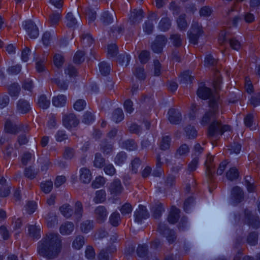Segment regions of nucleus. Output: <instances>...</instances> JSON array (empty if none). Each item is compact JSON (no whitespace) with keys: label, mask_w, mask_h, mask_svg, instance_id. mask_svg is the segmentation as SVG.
I'll return each instance as SVG.
<instances>
[{"label":"nucleus","mask_w":260,"mask_h":260,"mask_svg":"<svg viewBox=\"0 0 260 260\" xmlns=\"http://www.w3.org/2000/svg\"><path fill=\"white\" fill-rule=\"evenodd\" d=\"M36 208L37 203L33 201L29 202L26 206V210L29 214L34 213Z\"/></svg>","instance_id":"47"},{"label":"nucleus","mask_w":260,"mask_h":260,"mask_svg":"<svg viewBox=\"0 0 260 260\" xmlns=\"http://www.w3.org/2000/svg\"><path fill=\"white\" fill-rule=\"evenodd\" d=\"M108 55L110 57L115 56L117 53V48L115 44L109 45L107 48Z\"/></svg>","instance_id":"33"},{"label":"nucleus","mask_w":260,"mask_h":260,"mask_svg":"<svg viewBox=\"0 0 260 260\" xmlns=\"http://www.w3.org/2000/svg\"><path fill=\"white\" fill-rule=\"evenodd\" d=\"M213 157L210 154L207 155L205 165L206 168V173L210 177L214 172V165L212 164Z\"/></svg>","instance_id":"12"},{"label":"nucleus","mask_w":260,"mask_h":260,"mask_svg":"<svg viewBox=\"0 0 260 260\" xmlns=\"http://www.w3.org/2000/svg\"><path fill=\"white\" fill-rule=\"evenodd\" d=\"M239 172L236 168H231L226 173V177L228 179L233 180L238 178Z\"/></svg>","instance_id":"27"},{"label":"nucleus","mask_w":260,"mask_h":260,"mask_svg":"<svg viewBox=\"0 0 260 260\" xmlns=\"http://www.w3.org/2000/svg\"><path fill=\"white\" fill-rule=\"evenodd\" d=\"M212 12V10L209 7L205 6L201 9L200 13V15L202 16L208 17L211 14Z\"/></svg>","instance_id":"49"},{"label":"nucleus","mask_w":260,"mask_h":260,"mask_svg":"<svg viewBox=\"0 0 260 260\" xmlns=\"http://www.w3.org/2000/svg\"><path fill=\"white\" fill-rule=\"evenodd\" d=\"M31 159L32 154L29 152H25L22 156L21 161L23 165H26Z\"/></svg>","instance_id":"52"},{"label":"nucleus","mask_w":260,"mask_h":260,"mask_svg":"<svg viewBox=\"0 0 260 260\" xmlns=\"http://www.w3.org/2000/svg\"><path fill=\"white\" fill-rule=\"evenodd\" d=\"M80 180L84 183H88L90 182L92 175L90 171L85 168H82L80 170Z\"/></svg>","instance_id":"8"},{"label":"nucleus","mask_w":260,"mask_h":260,"mask_svg":"<svg viewBox=\"0 0 260 260\" xmlns=\"http://www.w3.org/2000/svg\"><path fill=\"white\" fill-rule=\"evenodd\" d=\"M149 59V53L146 51H142L139 55V59L142 63H146Z\"/></svg>","instance_id":"51"},{"label":"nucleus","mask_w":260,"mask_h":260,"mask_svg":"<svg viewBox=\"0 0 260 260\" xmlns=\"http://www.w3.org/2000/svg\"><path fill=\"white\" fill-rule=\"evenodd\" d=\"M63 124L67 128H70L76 126L78 123V120L73 114L64 115L62 118Z\"/></svg>","instance_id":"6"},{"label":"nucleus","mask_w":260,"mask_h":260,"mask_svg":"<svg viewBox=\"0 0 260 260\" xmlns=\"http://www.w3.org/2000/svg\"><path fill=\"white\" fill-rule=\"evenodd\" d=\"M216 62L215 59L213 58V57L211 55H207L205 58V63L206 66H211L214 65Z\"/></svg>","instance_id":"55"},{"label":"nucleus","mask_w":260,"mask_h":260,"mask_svg":"<svg viewBox=\"0 0 260 260\" xmlns=\"http://www.w3.org/2000/svg\"><path fill=\"white\" fill-rule=\"evenodd\" d=\"M63 155L67 158H72L74 155V150L70 148H66L63 153Z\"/></svg>","instance_id":"63"},{"label":"nucleus","mask_w":260,"mask_h":260,"mask_svg":"<svg viewBox=\"0 0 260 260\" xmlns=\"http://www.w3.org/2000/svg\"><path fill=\"white\" fill-rule=\"evenodd\" d=\"M166 43V39L163 36H158L152 45V49L154 52L159 53L161 52L163 46Z\"/></svg>","instance_id":"7"},{"label":"nucleus","mask_w":260,"mask_h":260,"mask_svg":"<svg viewBox=\"0 0 260 260\" xmlns=\"http://www.w3.org/2000/svg\"><path fill=\"white\" fill-rule=\"evenodd\" d=\"M109 189L111 194L121 193L122 187L119 180H115L109 186Z\"/></svg>","instance_id":"11"},{"label":"nucleus","mask_w":260,"mask_h":260,"mask_svg":"<svg viewBox=\"0 0 260 260\" xmlns=\"http://www.w3.org/2000/svg\"><path fill=\"white\" fill-rule=\"evenodd\" d=\"M126 156L124 152H120L116 156L114 161L117 165L123 164L126 160Z\"/></svg>","instance_id":"31"},{"label":"nucleus","mask_w":260,"mask_h":260,"mask_svg":"<svg viewBox=\"0 0 260 260\" xmlns=\"http://www.w3.org/2000/svg\"><path fill=\"white\" fill-rule=\"evenodd\" d=\"M86 105L85 101L82 100H79L74 105V109L77 111H82L84 109Z\"/></svg>","instance_id":"42"},{"label":"nucleus","mask_w":260,"mask_h":260,"mask_svg":"<svg viewBox=\"0 0 260 260\" xmlns=\"http://www.w3.org/2000/svg\"><path fill=\"white\" fill-rule=\"evenodd\" d=\"M249 102L254 107L259 105L260 104V93L252 96Z\"/></svg>","instance_id":"44"},{"label":"nucleus","mask_w":260,"mask_h":260,"mask_svg":"<svg viewBox=\"0 0 260 260\" xmlns=\"http://www.w3.org/2000/svg\"><path fill=\"white\" fill-rule=\"evenodd\" d=\"M41 189L44 193H48L53 188V183L51 181L48 180L41 183Z\"/></svg>","instance_id":"19"},{"label":"nucleus","mask_w":260,"mask_h":260,"mask_svg":"<svg viewBox=\"0 0 260 260\" xmlns=\"http://www.w3.org/2000/svg\"><path fill=\"white\" fill-rule=\"evenodd\" d=\"M179 211L175 207L171 208L169 215L168 216V221L171 223L176 221L178 218Z\"/></svg>","instance_id":"15"},{"label":"nucleus","mask_w":260,"mask_h":260,"mask_svg":"<svg viewBox=\"0 0 260 260\" xmlns=\"http://www.w3.org/2000/svg\"><path fill=\"white\" fill-rule=\"evenodd\" d=\"M124 107L125 111L129 113H131L134 110L133 108V103L130 100H126L125 101L124 103Z\"/></svg>","instance_id":"59"},{"label":"nucleus","mask_w":260,"mask_h":260,"mask_svg":"<svg viewBox=\"0 0 260 260\" xmlns=\"http://www.w3.org/2000/svg\"><path fill=\"white\" fill-rule=\"evenodd\" d=\"M65 73L69 75L70 77H74L76 75L77 71L73 66H69L65 70Z\"/></svg>","instance_id":"62"},{"label":"nucleus","mask_w":260,"mask_h":260,"mask_svg":"<svg viewBox=\"0 0 260 260\" xmlns=\"http://www.w3.org/2000/svg\"><path fill=\"white\" fill-rule=\"evenodd\" d=\"M67 179L65 176H58L56 178L54 184L55 187H58L64 184Z\"/></svg>","instance_id":"50"},{"label":"nucleus","mask_w":260,"mask_h":260,"mask_svg":"<svg viewBox=\"0 0 260 260\" xmlns=\"http://www.w3.org/2000/svg\"><path fill=\"white\" fill-rule=\"evenodd\" d=\"M122 214L126 215L131 214L132 211V206L128 203H125L122 206L120 209Z\"/></svg>","instance_id":"40"},{"label":"nucleus","mask_w":260,"mask_h":260,"mask_svg":"<svg viewBox=\"0 0 260 260\" xmlns=\"http://www.w3.org/2000/svg\"><path fill=\"white\" fill-rule=\"evenodd\" d=\"M230 44L232 48L236 50H239L242 46L240 42L236 39H231Z\"/></svg>","instance_id":"43"},{"label":"nucleus","mask_w":260,"mask_h":260,"mask_svg":"<svg viewBox=\"0 0 260 260\" xmlns=\"http://www.w3.org/2000/svg\"><path fill=\"white\" fill-rule=\"evenodd\" d=\"M120 221V215L118 213H113L110 216V221L113 226H117Z\"/></svg>","instance_id":"41"},{"label":"nucleus","mask_w":260,"mask_h":260,"mask_svg":"<svg viewBox=\"0 0 260 260\" xmlns=\"http://www.w3.org/2000/svg\"><path fill=\"white\" fill-rule=\"evenodd\" d=\"M182 80L184 82H191L193 79V77L190 74L189 71H185L182 73L181 75Z\"/></svg>","instance_id":"58"},{"label":"nucleus","mask_w":260,"mask_h":260,"mask_svg":"<svg viewBox=\"0 0 260 260\" xmlns=\"http://www.w3.org/2000/svg\"><path fill=\"white\" fill-rule=\"evenodd\" d=\"M55 138L57 141L61 142L67 139V136L65 134L64 132L60 131L56 133Z\"/></svg>","instance_id":"56"},{"label":"nucleus","mask_w":260,"mask_h":260,"mask_svg":"<svg viewBox=\"0 0 260 260\" xmlns=\"http://www.w3.org/2000/svg\"><path fill=\"white\" fill-rule=\"evenodd\" d=\"M170 138L168 136L163 137L160 142V147L161 149L166 150L169 148Z\"/></svg>","instance_id":"32"},{"label":"nucleus","mask_w":260,"mask_h":260,"mask_svg":"<svg viewBox=\"0 0 260 260\" xmlns=\"http://www.w3.org/2000/svg\"><path fill=\"white\" fill-rule=\"evenodd\" d=\"M23 26L30 38L36 39L39 35V30L37 26L31 21L23 22Z\"/></svg>","instance_id":"5"},{"label":"nucleus","mask_w":260,"mask_h":260,"mask_svg":"<svg viewBox=\"0 0 260 260\" xmlns=\"http://www.w3.org/2000/svg\"><path fill=\"white\" fill-rule=\"evenodd\" d=\"M94 120V117L91 113H86L84 114L83 122L86 124H89Z\"/></svg>","instance_id":"54"},{"label":"nucleus","mask_w":260,"mask_h":260,"mask_svg":"<svg viewBox=\"0 0 260 260\" xmlns=\"http://www.w3.org/2000/svg\"><path fill=\"white\" fill-rule=\"evenodd\" d=\"M38 104L43 109H47L50 104V101L44 95H41L38 99Z\"/></svg>","instance_id":"22"},{"label":"nucleus","mask_w":260,"mask_h":260,"mask_svg":"<svg viewBox=\"0 0 260 260\" xmlns=\"http://www.w3.org/2000/svg\"><path fill=\"white\" fill-rule=\"evenodd\" d=\"M220 83L221 80L219 78H218L217 81L214 83V86L216 90L214 92H211L209 88L204 86H200L198 90L197 94L199 98L204 100L208 98L210 99V109L209 111L203 117V122H207L208 121V120L206 119L208 118L210 114L213 113V119L215 118L218 114L220 102L217 90L219 88Z\"/></svg>","instance_id":"1"},{"label":"nucleus","mask_w":260,"mask_h":260,"mask_svg":"<svg viewBox=\"0 0 260 260\" xmlns=\"http://www.w3.org/2000/svg\"><path fill=\"white\" fill-rule=\"evenodd\" d=\"M169 120L173 124L178 123L181 120V114L174 109H170L168 112Z\"/></svg>","instance_id":"9"},{"label":"nucleus","mask_w":260,"mask_h":260,"mask_svg":"<svg viewBox=\"0 0 260 260\" xmlns=\"http://www.w3.org/2000/svg\"><path fill=\"white\" fill-rule=\"evenodd\" d=\"M124 117L123 113L121 109H116L113 114V119L116 122L121 121Z\"/></svg>","instance_id":"25"},{"label":"nucleus","mask_w":260,"mask_h":260,"mask_svg":"<svg viewBox=\"0 0 260 260\" xmlns=\"http://www.w3.org/2000/svg\"><path fill=\"white\" fill-rule=\"evenodd\" d=\"M105 162L104 159L102 157L101 154L97 153L95 154L94 160V166L96 168H101L104 166Z\"/></svg>","instance_id":"29"},{"label":"nucleus","mask_w":260,"mask_h":260,"mask_svg":"<svg viewBox=\"0 0 260 260\" xmlns=\"http://www.w3.org/2000/svg\"><path fill=\"white\" fill-rule=\"evenodd\" d=\"M106 180L104 177L99 176L96 177L92 181L91 186L93 188H99L102 187L105 183Z\"/></svg>","instance_id":"17"},{"label":"nucleus","mask_w":260,"mask_h":260,"mask_svg":"<svg viewBox=\"0 0 260 260\" xmlns=\"http://www.w3.org/2000/svg\"><path fill=\"white\" fill-rule=\"evenodd\" d=\"M177 22L178 26L180 29H185L188 26V24L185 20L184 16L183 15H181L177 19Z\"/></svg>","instance_id":"37"},{"label":"nucleus","mask_w":260,"mask_h":260,"mask_svg":"<svg viewBox=\"0 0 260 260\" xmlns=\"http://www.w3.org/2000/svg\"><path fill=\"white\" fill-rule=\"evenodd\" d=\"M5 179L3 178L0 179V194L7 195L11 193L10 189L8 185L5 183Z\"/></svg>","instance_id":"18"},{"label":"nucleus","mask_w":260,"mask_h":260,"mask_svg":"<svg viewBox=\"0 0 260 260\" xmlns=\"http://www.w3.org/2000/svg\"><path fill=\"white\" fill-rule=\"evenodd\" d=\"M189 152L188 147L185 145H182L177 150V154L179 155H184Z\"/></svg>","instance_id":"48"},{"label":"nucleus","mask_w":260,"mask_h":260,"mask_svg":"<svg viewBox=\"0 0 260 260\" xmlns=\"http://www.w3.org/2000/svg\"><path fill=\"white\" fill-rule=\"evenodd\" d=\"M21 69L20 65H16L9 68L8 72L11 74H17L20 72Z\"/></svg>","instance_id":"61"},{"label":"nucleus","mask_w":260,"mask_h":260,"mask_svg":"<svg viewBox=\"0 0 260 260\" xmlns=\"http://www.w3.org/2000/svg\"><path fill=\"white\" fill-rule=\"evenodd\" d=\"M244 123L247 127L251 130L255 129L256 123L253 122V116L251 114H248L244 118Z\"/></svg>","instance_id":"16"},{"label":"nucleus","mask_w":260,"mask_h":260,"mask_svg":"<svg viewBox=\"0 0 260 260\" xmlns=\"http://www.w3.org/2000/svg\"><path fill=\"white\" fill-rule=\"evenodd\" d=\"M185 132L189 138H194L197 135V131L193 126L191 125L185 128Z\"/></svg>","instance_id":"35"},{"label":"nucleus","mask_w":260,"mask_h":260,"mask_svg":"<svg viewBox=\"0 0 260 260\" xmlns=\"http://www.w3.org/2000/svg\"><path fill=\"white\" fill-rule=\"evenodd\" d=\"M67 102V98L63 95L55 96L52 99V104L56 107L64 106Z\"/></svg>","instance_id":"13"},{"label":"nucleus","mask_w":260,"mask_h":260,"mask_svg":"<svg viewBox=\"0 0 260 260\" xmlns=\"http://www.w3.org/2000/svg\"><path fill=\"white\" fill-rule=\"evenodd\" d=\"M135 221L140 222L142 218H145L147 217V212L146 207L140 205L135 213Z\"/></svg>","instance_id":"10"},{"label":"nucleus","mask_w":260,"mask_h":260,"mask_svg":"<svg viewBox=\"0 0 260 260\" xmlns=\"http://www.w3.org/2000/svg\"><path fill=\"white\" fill-rule=\"evenodd\" d=\"M84 53L82 51H77L74 56V61L76 63H80L84 61Z\"/></svg>","instance_id":"39"},{"label":"nucleus","mask_w":260,"mask_h":260,"mask_svg":"<svg viewBox=\"0 0 260 260\" xmlns=\"http://www.w3.org/2000/svg\"><path fill=\"white\" fill-rule=\"evenodd\" d=\"M54 236H51L40 242L38 246L39 254L43 256L51 257L50 252L53 253L54 249Z\"/></svg>","instance_id":"3"},{"label":"nucleus","mask_w":260,"mask_h":260,"mask_svg":"<svg viewBox=\"0 0 260 260\" xmlns=\"http://www.w3.org/2000/svg\"><path fill=\"white\" fill-rule=\"evenodd\" d=\"M203 34L202 26L198 23H193L188 32L190 41L193 44H197L198 40Z\"/></svg>","instance_id":"4"},{"label":"nucleus","mask_w":260,"mask_h":260,"mask_svg":"<svg viewBox=\"0 0 260 260\" xmlns=\"http://www.w3.org/2000/svg\"><path fill=\"white\" fill-rule=\"evenodd\" d=\"M251 181H252L251 177H246L245 178V184L247 186L248 191L250 193L253 192L255 189V186Z\"/></svg>","instance_id":"38"},{"label":"nucleus","mask_w":260,"mask_h":260,"mask_svg":"<svg viewBox=\"0 0 260 260\" xmlns=\"http://www.w3.org/2000/svg\"><path fill=\"white\" fill-rule=\"evenodd\" d=\"M66 25L69 27H73L77 24L76 19L73 17L71 13H68L66 16Z\"/></svg>","instance_id":"26"},{"label":"nucleus","mask_w":260,"mask_h":260,"mask_svg":"<svg viewBox=\"0 0 260 260\" xmlns=\"http://www.w3.org/2000/svg\"><path fill=\"white\" fill-rule=\"evenodd\" d=\"M241 147L240 144H235L233 146H232L231 147V148L229 149V150L230 151V153H239L241 151Z\"/></svg>","instance_id":"64"},{"label":"nucleus","mask_w":260,"mask_h":260,"mask_svg":"<svg viewBox=\"0 0 260 260\" xmlns=\"http://www.w3.org/2000/svg\"><path fill=\"white\" fill-rule=\"evenodd\" d=\"M9 93L12 97L16 98L20 90V87L17 84H13L9 88Z\"/></svg>","instance_id":"28"},{"label":"nucleus","mask_w":260,"mask_h":260,"mask_svg":"<svg viewBox=\"0 0 260 260\" xmlns=\"http://www.w3.org/2000/svg\"><path fill=\"white\" fill-rule=\"evenodd\" d=\"M83 238L78 237L73 241V246L76 249H80L83 246Z\"/></svg>","instance_id":"45"},{"label":"nucleus","mask_w":260,"mask_h":260,"mask_svg":"<svg viewBox=\"0 0 260 260\" xmlns=\"http://www.w3.org/2000/svg\"><path fill=\"white\" fill-rule=\"evenodd\" d=\"M40 228L36 225H31L28 227V231L29 234L33 237H35L37 235L38 233L40 232Z\"/></svg>","instance_id":"57"},{"label":"nucleus","mask_w":260,"mask_h":260,"mask_svg":"<svg viewBox=\"0 0 260 260\" xmlns=\"http://www.w3.org/2000/svg\"><path fill=\"white\" fill-rule=\"evenodd\" d=\"M74 229L73 225L71 223H66L62 224L60 228V231L62 235H67L70 234Z\"/></svg>","instance_id":"20"},{"label":"nucleus","mask_w":260,"mask_h":260,"mask_svg":"<svg viewBox=\"0 0 260 260\" xmlns=\"http://www.w3.org/2000/svg\"><path fill=\"white\" fill-rule=\"evenodd\" d=\"M219 109H218V112L217 114L216 117L214 119L212 118V115L213 113L210 114L208 118H207L206 119L208 120V121L207 122H203V121L202 123L203 124H207L210 122H212L211 124L210 125L209 128V135L210 137H213L214 136H217L221 135L225 132H230L231 131V127L229 125H224L222 126L221 124L218 122L215 121V119L217 117V116L219 115Z\"/></svg>","instance_id":"2"},{"label":"nucleus","mask_w":260,"mask_h":260,"mask_svg":"<svg viewBox=\"0 0 260 260\" xmlns=\"http://www.w3.org/2000/svg\"><path fill=\"white\" fill-rule=\"evenodd\" d=\"M105 173L108 175L112 176L116 173V170L113 165L108 164L104 168Z\"/></svg>","instance_id":"46"},{"label":"nucleus","mask_w":260,"mask_h":260,"mask_svg":"<svg viewBox=\"0 0 260 260\" xmlns=\"http://www.w3.org/2000/svg\"><path fill=\"white\" fill-rule=\"evenodd\" d=\"M86 17L88 19V22H93L96 17L95 12L91 9L88 8L85 11Z\"/></svg>","instance_id":"36"},{"label":"nucleus","mask_w":260,"mask_h":260,"mask_svg":"<svg viewBox=\"0 0 260 260\" xmlns=\"http://www.w3.org/2000/svg\"><path fill=\"white\" fill-rule=\"evenodd\" d=\"M60 19V14L59 12H53L50 15L49 21L52 25H56Z\"/></svg>","instance_id":"23"},{"label":"nucleus","mask_w":260,"mask_h":260,"mask_svg":"<svg viewBox=\"0 0 260 260\" xmlns=\"http://www.w3.org/2000/svg\"><path fill=\"white\" fill-rule=\"evenodd\" d=\"M245 88L246 91L248 93H251L253 91V86L248 78H246L245 80Z\"/></svg>","instance_id":"60"},{"label":"nucleus","mask_w":260,"mask_h":260,"mask_svg":"<svg viewBox=\"0 0 260 260\" xmlns=\"http://www.w3.org/2000/svg\"><path fill=\"white\" fill-rule=\"evenodd\" d=\"M64 61L63 58L61 54L56 53L53 57V62L57 67H60L62 66Z\"/></svg>","instance_id":"34"},{"label":"nucleus","mask_w":260,"mask_h":260,"mask_svg":"<svg viewBox=\"0 0 260 260\" xmlns=\"http://www.w3.org/2000/svg\"><path fill=\"white\" fill-rule=\"evenodd\" d=\"M30 55V50L27 47L23 49L21 53V59L23 61L26 62L28 60V56Z\"/></svg>","instance_id":"53"},{"label":"nucleus","mask_w":260,"mask_h":260,"mask_svg":"<svg viewBox=\"0 0 260 260\" xmlns=\"http://www.w3.org/2000/svg\"><path fill=\"white\" fill-rule=\"evenodd\" d=\"M100 71L103 75H107L110 70V67L107 62L103 61L99 64Z\"/></svg>","instance_id":"30"},{"label":"nucleus","mask_w":260,"mask_h":260,"mask_svg":"<svg viewBox=\"0 0 260 260\" xmlns=\"http://www.w3.org/2000/svg\"><path fill=\"white\" fill-rule=\"evenodd\" d=\"M170 26L171 22L168 18H162L159 24V28L162 31L168 30Z\"/></svg>","instance_id":"24"},{"label":"nucleus","mask_w":260,"mask_h":260,"mask_svg":"<svg viewBox=\"0 0 260 260\" xmlns=\"http://www.w3.org/2000/svg\"><path fill=\"white\" fill-rule=\"evenodd\" d=\"M142 13L141 9L134 10L131 13L130 19L134 23L139 22L143 18Z\"/></svg>","instance_id":"14"},{"label":"nucleus","mask_w":260,"mask_h":260,"mask_svg":"<svg viewBox=\"0 0 260 260\" xmlns=\"http://www.w3.org/2000/svg\"><path fill=\"white\" fill-rule=\"evenodd\" d=\"M17 106L18 110L22 113H26L30 108L29 103L26 101H19Z\"/></svg>","instance_id":"21"}]
</instances>
